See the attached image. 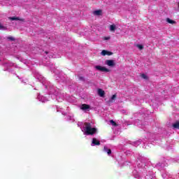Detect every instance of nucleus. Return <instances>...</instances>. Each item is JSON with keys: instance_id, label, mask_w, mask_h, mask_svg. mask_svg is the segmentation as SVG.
<instances>
[{"instance_id": "nucleus-1", "label": "nucleus", "mask_w": 179, "mask_h": 179, "mask_svg": "<svg viewBox=\"0 0 179 179\" xmlns=\"http://www.w3.org/2000/svg\"><path fill=\"white\" fill-rule=\"evenodd\" d=\"M84 125L85 127V133L86 135H94L97 132V129L92 127V124L89 122H85Z\"/></svg>"}, {"instance_id": "nucleus-2", "label": "nucleus", "mask_w": 179, "mask_h": 179, "mask_svg": "<svg viewBox=\"0 0 179 179\" xmlns=\"http://www.w3.org/2000/svg\"><path fill=\"white\" fill-rule=\"evenodd\" d=\"M94 68H95V69H96V71H99L100 72H110V69H108L104 66H95Z\"/></svg>"}, {"instance_id": "nucleus-3", "label": "nucleus", "mask_w": 179, "mask_h": 179, "mask_svg": "<svg viewBox=\"0 0 179 179\" xmlns=\"http://www.w3.org/2000/svg\"><path fill=\"white\" fill-rule=\"evenodd\" d=\"M106 65H108V66H115V62H114V60L112 59H107L105 62Z\"/></svg>"}, {"instance_id": "nucleus-4", "label": "nucleus", "mask_w": 179, "mask_h": 179, "mask_svg": "<svg viewBox=\"0 0 179 179\" xmlns=\"http://www.w3.org/2000/svg\"><path fill=\"white\" fill-rule=\"evenodd\" d=\"M101 55H103V57H105V55L110 56V55H113V52H110V51H108V50H103L101 52Z\"/></svg>"}, {"instance_id": "nucleus-5", "label": "nucleus", "mask_w": 179, "mask_h": 179, "mask_svg": "<svg viewBox=\"0 0 179 179\" xmlns=\"http://www.w3.org/2000/svg\"><path fill=\"white\" fill-rule=\"evenodd\" d=\"M95 16H101L103 15V10H96L93 12Z\"/></svg>"}, {"instance_id": "nucleus-6", "label": "nucleus", "mask_w": 179, "mask_h": 179, "mask_svg": "<svg viewBox=\"0 0 179 179\" xmlns=\"http://www.w3.org/2000/svg\"><path fill=\"white\" fill-rule=\"evenodd\" d=\"M81 110H89V108H90V106L83 103L81 105L80 107Z\"/></svg>"}, {"instance_id": "nucleus-7", "label": "nucleus", "mask_w": 179, "mask_h": 179, "mask_svg": "<svg viewBox=\"0 0 179 179\" xmlns=\"http://www.w3.org/2000/svg\"><path fill=\"white\" fill-rule=\"evenodd\" d=\"M98 94H99V96H100V97H104V94H106V92H104V90H103L101 89H99Z\"/></svg>"}, {"instance_id": "nucleus-8", "label": "nucleus", "mask_w": 179, "mask_h": 179, "mask_svg": "<svg viewBox=\"0 0 179 179\" xmlns=\"http://www.w3.org/2000/svg\"><path fill=\"white\" fill-rule=\"evenodd\" d=\"M92 143H93V145L99 146L100 145V141L99 140H97V138H92Z\"/></svg>"}, {"instance_id": "nucleus-9", "label": "nucleus", "mask_w": 179, "mask_h": 179, "mask_svg": "<svg viewBox=\"0 0 179 179\" xmlns=\"http://www.w3.org/2000/svg\"><path fill=\"white\" fill-rule=\"evenodd\" d=\"M166 20L167 23H169L170 24H176L177 23V22H176L175 20H173L169 17L166 18Z\"/></svg>"}, {"instance_id": "nucleus-10", "label": "nucleus", "mask_w": 179, "mask_h": 179, "mask_svg": "<svg viewBox=\"0 0 179 179\" xmlns=\"http://www.w3.org/2000/svg\"><path fill=\"white\" fill-rule=\"evenodd\" d=\"M104 152H106L108 155H111V149H108L107 146L103 147Z\"/></svg>"}, {"instance_id": "nucleus-11", "label": "nucleus", "mask_w": 179, "mask_h": 179, "mask_svg": "<svg viewBox=\"0 0 179 179\" xmlns=\"http://www.w3.org/2000/svg\"><path fill=\"white\" fill-rule=\"evenodd\" d=\"M115 24H111L110 26V31H113V33L115 32Z\"/></svg>"}, {"instance_id": "nucleus-12", "label": "nucleus", "mask_w": 179, "mask_h": 179, "mask_svg": "<svg viewBox=\"0 0 179 179\" xmlns=\"http://www.w3.org/2000/svg\"><path fill=\"white\" fill-rule=\"evenodd\" d=\"M10 20H23V19H20L19 17H10Z\"/></svg>"}, {"instance_id": "nucleus-13", "label": "nucleus", "mask_w": 179, "mask_h": 179, "mask_svg": "<svg viewBox=\"0 0 179 179\" xmlns=\"http://www.w3.org/2000/svg\"><path fill=\"white\" fill-rule=\"evenodd\" d=\"M173 128H176V129H179V122H176L173 124Z\"/></svg>"}, {"instance_id": "nucleus-14", "label": "nucleus", "mask_w": 179, "mask_h": 179, "mask_svg": "<svg viewBox=\"0 0 179 179\" xmlns=\"http://www.w3.org/2000/svg\"><path fill=\"white\" fill-rule=\"evenodd\" d=\"M136 47H137V48L139 49L140 50H143V45L137 44V45H136Z\"/></svg>"}, {"instance_id": "nucleus-15", "label": "nucleus", "mask_w": 179, "mask_h": 179, "mask_svg": "<svg viewBox=\"0 0 179 179\" xmlns=\"http://www.w3.org/2000/svg\"><path fill=\"white\" fill-rule=\"evenodd\" d=\"M110 122L113 127H118V124L114 120H110Z\"/></svg>"}, {"instance_id": "nucleus-16", "label": "nucleus", "mask_w": 179, "mask_h": 179, "mask_svg": "<svg viewBox=\"0 0 179 179\" xmlns=\"http://www.w3.org/2000/svg\"><path fill=\"white\" fill-rule=\"evenodd\" d=\"M8 28L6 27H4L2 25V24L0 23V30H6Z\"/></svg>"}, {"instance_id": "nucleus-17", "label": "nucleus", "mask_w": 179, "mask_h": 179, "mask_svg": "<svg viewBox=\"0 0 179 179\" xmlns=\"http://www.w3.org/2000/svg\"><path fill=\"white\" fill-rule=\"evenodd\" d=\"M141 78H143V79H145V80H148V76H146L145 74H141Z\"/></svg>"}, {"instance_id": "nucleus-18", "label": "nucleus", "mask_w": 179, "mask_h": 179, "mask_svg": "<svg viewBox=\"0 0 179 179\" xmlns=\"http://www.w3.org/2000/svg\"><path fill=\"white\" fill-rule=\"evenodd\" d=\"M8 40H10V41H15V38L12 37V36H8Z\"/></svg>"}, {"instance_id": "nucleus-19", "label": "nucleus", "mask_w": 179, "mask_h": 179, "mask_svg": "<svg viewBox=\"0 0 179 179\" xmlns=\"http://www.w3.org/2000/svg\"><path fill=\"white\" fill-rule=\"evenodd\" d=\"M115 99H117V94H113L111 97V101H113V100H115Z\"/></svg>"}, {"instance_id": "nucleus-20", "label": "nucleus", "mask_w": 179, "mask_h": 179, "mask_svg": "<svg viewBox=\"0 0 179 179\" xmlns=\"http://www.w3.org/2000/svg\"><path fill=\"white\" fill-rule=\"evenodd\" d=\"M79 80H82L83 82H85V77H83V76H80V77H79Z\"/></svg>"}, {"instance_id": "nucleus-21", "label": "nucleus", "mask_w": 179, "mask_h": 179, "mask_svg": "<svg viewBox=\"0 0 179 179\" xmlns=\"http://www.w3.org/2000/svg\"><path fill=\"white\" fill-rule=\"evenodd\" d=\"M110 36H108V37H107V36H105L104 38H103V40H110Z\"/></svg>"}, {"instance_id": "nucleus-22", "label": "nucleus", "mask_w": 179, "mask_h": 179, "mask_svg": "<svg viewBox=\"0 0 179 179\" xmlns=\"http://www.w3.org/2000/svg\"><path fill=\"white\" fill-rule=\"evenodd\" d=\"M45 53L48 54V52L45 51Z\"/></svg>"}, {"instance_id": "nucleus-23", "label": "nucleus", "mask_w": 179, "mask_h": 179, "mask_svg": "<svg viewBox=\"0 0 179 179\" xmlns=\"http://www.w3.org/2000/svg\"><path fill=\"white\" fill-rule=\"evenodd\" d=\"M178 8H179V2H178Z\"/></svg>"}]
</instances>
